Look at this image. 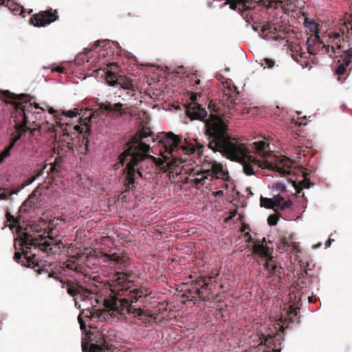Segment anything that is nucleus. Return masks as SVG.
I'll list each match as a JSON object with an SVG mask.
<instances>
[{
  "instance_id": "1",
  "label": "nucleus",
  "mask_w": 352,
  "mask_h": 352,
  "mask_svg": "<svg viewBox=\"0 0 352 352\" xmlns=\"http://www.w3.org/2000/svg\"><path fill=\"white\" fill-rule=\"evenodd\" d=\"M186 114L191 120L204 121L208 148L214 152H219L227 159L240 162L247 175H255L259 168L273 170L280 176L290 174L292 162L287 158L274 157L273 161L261 162L250 155L254 151L261 157H267L270 145L266 142H254L246 146L229 135L228 127L220 117L212 113L208 117L206 110L196 102L186 108Z\"/></svg>"
},
{
  "instance_id": "2",
  "label": "nucleus",
  "mask_w": 352,
  "mask_h": 352,
  "mask_svg": "<svg viewBox=\"0 0 352 352\" xmlns=\"http://www.w3.org/2000/svg\"><path fill=\"white\" fill-rule=\"evenodd\" d=\"M154 138L150 133L142 131L135 135L127 144L126 149L119 156L118 162L115 164L116 169L126 166V186L129 190L135 183L138 176L142 177L144 174L150 173L155 166H164V160L157 159L149 154L151 149L148 142Z\"/></svg>"
},
{
  "instance_id": "3",
  "label": "nucleus",
  "mask_w": 352,
  "mask_h": 352,
  "mask_svg": "<svg viewBox=\"0 0 352 352\" xmlns=\"http://www.w3.org/2000/svg\"><path fill=\"white\" fill-rule=\"evenodd\" d=\"M41 228L38 226L29 224L23 228L19 225L14 238V248L21 250L28 267L32 265L39 267L40 254L55 253L56 245H54L52 239L43 237Z\"/></svg>"
},
{
  "instance_id": "4",
  "label": "nucleus",
  "mask_w": 352,
  "mask_h": 352,
  "mask_svg": "<svg viewBox=\"0 0 352 352\" xmlns=\"http://www.w3.org/2000/svg\"><path fill=\"white\" fill-rule=\"evenodd\" d=\"M164 149L163 158L164 164L167 166H178L179 162H185L188 160L187 157L190 155H200L204 151V146L200 144L195 145L182 140L174 133L169 132L163 133L159 140Z\"/></svg>"
},
{
  "instance_id": "5",
  "label": "nucleus",
  "mask_w": 352,
  "mask_h": 352,
  "mask_svg": "<svg viewBox=\"0 0 352 352\" xmlns=\"http://www.w3.org/2000/svg\"><path fill=\"white\" fill-rule=\"evenodd\" d=\"M132 276H128L123 272H116L113 274L110 279L111 292L116 296L111 304L112 315H125L130 312L131 303L125 297V293L128 292L131 287Z\"/></svg>"
},
{
  "instance_id": "6",
  "label": "nucleus",
  "mask_w": 352,
  "mask_h": 352,
  "mask_svg": "<svg viewBox=\"0 0 352 352\" xmlns=\"http://www.w3.org/2000/svg\"><path fill=\"white\" fill-rule=\"evenodd\" d=\"M195 177L192 179L195 184L208 185L213 178H221L223 180H229L228 173L224 169L221 164L214 162L211 167L204 171H197L194 173Z\"/></svg>"
},
{
  "instance_id": "7",
  "label": "nucleus",
  "mask_w": 352,
  "mask_h": 352,
  "mask_svg": "<svg viewBox=\"0 0 352 352\" xmlns=\"http://www.w3.org/2000/svg\"><path fill=\"white\" fill-rule=\"evenodd\" d=\"M118 65L112 63L108 65V69L104 71L107 82L113 87H120L127 90V94L132 91V84L131 81L124 76H116Z\"/></svg>"
},
{
  "instance_id": "8",
  "label": "nucleus",
  "mask_w": 352,
  "mask_h": 352,
  "mask_svg": "<svg viewBox=\"0 0 352 352\" xmlns=\"http://www.w3.org/2000/svg\"><path fill=\"white\" fill-rule=\"evenodd\" d=\"M62 287H66L67 293L74 297L75 307L77 309H90V307L93 306V302L87 291H85L81 287L69 283L66 285L63 283Z\"/></svg>"
},
{
  "instance_id": "9",
  "label": "nucleus",
  "mask_w": 352,
  "mask_h": 352,
  "mask_svg": "<svg viewBox=\"0 0 352 352\" xmlns=\"http://www.w3.org/2000/svg\"><path fill=\"white\" fill-rule=\"evenodd\" d=\"M17 111L20 116H23L25 124L36 122L41 118L44 109L35 104L25 102L17 107Z\"/></svg>"
},
{
  "instance_id": "10",
  "label": "nucleus",
  "mask_w": 352,
  "mask_h": 352,
  "mask_svg": "<svg viewBox=\"0 0 352 352\" xmlns=\"http://www.w3.org/2000/svg\"><path fill=\"white\" fill-rule=\"evenodd\" d=\"M307 50L310 55L327 54L333 57V50H330L326 46L325 41L322 40L320 35H311L306 41Z\"/></svg>"
},
{
  "instance_id": "11",
  "label": "nucleus",
  "mask_w": 352,
  "mask_h": 352,
  "mask_svg": "<svg viewBox=\"0 0 352 352\" xmlns=\"http://www.w3.org/2000/svg\"><path fill=\"white\" fill-rule=\"evenodd\" d=\"M230 3V8L234 10H238L241 12V16L245 19L248 26L250 21L254 23L257 21L254 16L256 13L255 8L248 4V0H227Z\"/></svg>"
},
{
  "instance_id": "12",
  "label": "nucleus",
  "mask_w": 352,
  "mask_h": 352,
  "mask_svg": "<svg viewBox=\"0 0 352 352\" xmlns=\"http://www.w3.org/2000/svg\"><path fill=\"white\" fill-rule=\"evenodd\" d=\"M253 253L258 254L261 258L265 259L266 261L263 264L265 270L268 271L270 274L276 272L277 266L274 262V258L271 255L269 247H264L263 244L258 243L253 247Z\"/></svg>"
},
{
  "instance_id": "13",
  "label": "nucleus",
  "mask_w": 352,
  "mask_h": 352,
  "mask_svg": "<svg viewBox=\"0 0 352 352\" xmlns=\"http://www.w3.org/2000/svg\"><path fill=\"white\" fill-rule=\"evenodd\" d=\"M56 10L41 12L30 19L31 23L35 27H43L55 21L58 19Z\"/></svg>"
},
{
  "instance_id": "14",
  "label": "nucleus",
  "mask_w": 352,
  "mask_h": 352,
  "mask_svg": "<svg viewBox=\"0 0 352 352\" xmlns=\"http://www.w3.org/2000/svg\"><path fill=\"white\" fill-rule=\"evenodd\" d=\"M100 336L103 337V342L97 341L94 342V334L89 336V342H86L85 339L82 340V349L83 352H106L104 346L107 344V338L103 333Z\"/></svg>"
},
{
  "instance_id": "15",
  "label": "nucleus",
  "mask_w": 352,
  "mask_h": 352,
  "mask_svg": "<svg viewBox=\"0 0 352 352\" xmlns=\"http://www.w3.org/2000/svg\"><path fill=\"white\" fill-rule=\"evenodd\" d=\"M41 187L38 186L29 197L23 203L21 210L28 211L30 209H36L41 206L42 201Z\"/></svg>"
},
{
  "instance_id": "16",
  "label": "nucleus",
  "mask_w": 352,
  "mask_h": 352,
  "mask_svg": "<svg viewBox=\"0 0 352 352\" xmlns=\"http://www.w3.org/2000/svg\"><path fill=\"white\" fill-rule=\"evenodd\" d=\"M322 40L325 41L326 46L330 50H333V56L336 53V50L341 49V38L342 35L340 32L335 31H329L324 33L321 37Z\"/></svg>"
},
{
  "instance_id": "17",
  "label": "nucleus",
  "mask_w": 352,
  "mask_h": 352,
  "mask_svg": "<svg viewBox=\"0 0 352 352\" xmlns=\"http://www.w3.org/2000/svg\"><path fill=\"white\" fill-rule=\"evenodd\" d=\"M99 116V111L89 112V116L85 118V122L80 125H76L74 129L76 132L82 135V138L85 139L87 134L90 133L91 128L89 123L94 122Z\"/></svg>"
},
{
  "instance_id": "18",
  "label": "nucleus",
  "mask_w": 352,
  "mask_h": 352,
  "mask_svg": "<svg viewBox=\"0 0 352 352\" xmlns=\"http://www.w3.org/2000/svg\"><path fill=\"white\" fill-rule=\"evenodd\" d=\"M351 65L352 47L344 52L342 60H338V64L336 69V74L338 76L343 75L346 72L347 68Z\"/></svg>"
},
{
  "instance_id": "19",
  "label": "nucleus",
  "mask_w": 352,
  "mask_h": 352,
  "mask_svg": "<svg viewBox=\"0 0 352 352\" xmlns=\"http://www.w3.org/2000/svg\"><path fill=\"white\" fill-rule=\"evenodd\" d=\"M109 45H110V48L112 49V53H117L118 52L116 51V50L119 49L120 47L119 43L117 42L111 41L110 40H100L95 42L91 50H94L98 47H102V49L99 51V53L100 55L104 56L106 51L107 50V47Z\"/></svg>"
},
{
  "instance_id": "20",
  "label": "nucleus",
  "mask_w": 352,
  "mask_h": 352,
  "mask_svg": "<svg viewBox=\"0 0 352 352\" xmlns=\"http://www.w3.org/2000/svg\"><path fill=\"white\" fill-rule=\"evenodd\" d=\"M272 199V209L275 212L289 208L292 205L291 199L283 201V197L279 194L274 195Z\"/></svg>"
},
{
  "instance_id": "21",
  "label": "nucleus",
  "mask_w": 352,
  "mask_h": 352,
  "mask_svg": "<svg viewBox=\"0 0 352 352\" xmlns=\"http://www.w3.org/2000/svg\"><path fill=\"white\" fill-rule=\"evenodd\" d=\"M0 6H6L15 15L25 16L23 7L14 3L12 0H0Z\"/></svg>"
},
{
  "instance_id": "22",
  "label": "nucleus",
  "mask_w": 352,
  "mask_h": 352,
  "mask_svg": "<svg viewBox=\"0 0 352 352\" xmlns=\"http://www.w3.org/2000/svg\"><path fill=\"white\" fill-rule=\"evenodd\" d=\"M49 113L50 114H54V121L55 124L59 126L60 129H63V130H66L65 128H64L66 125H67V118H65L61 113H58L56 111H55L54 109L50 108L49 110Z\"/></svg>"
},
{
  "instance_id": "23",
  "label": "nucleus",
  "mask_w": 352,
  "mask_h": 352,
  "mask_svg": "<svg viewBox=\"0 0 352 352\" xmlns=\"http://www.w3.org/2000/svg\"><path fill=\"white\" fill-rule=\"evenodd\" d=\"M251 27L255 32H258L261 28V33L265 34V36L268 34H275L276 32V28L267 23H263L261 26L252 25Z\"/></svg>"
},
{
  "instance_id": "24",
  "label": "nucleus",
  "mask_w": 352,
  "mask_h": 352,
  "mask_svg": "<svg viewBox=\"0 0 352 352\" xmlns=\"http://www.w3.org/2000/svg\"><path fill=\"white\" fill-rule=\"evenodd\" d=\"M105 109L109 113H113L116 117H121L126 113L125 110L122 108V104L119 102L113 104H109L106 107Z\"/></svg>"
},
{
  "instance_id": "25",
  "label": "nucleus",
  "mask_w": 352,
  "mask_h": 352,
  "mask_svg": "<svg viewBox=\"0 0 352 352\" xmlns=\"http://www.w3.org/2000/svg\"><path fill=\"white\" fill-rule=\"evenodd\" d=\"M19 140V137L12 139L10 144L6 146L2 152L0 153V164H3L6 158L10 155L12 149L14 148L16 142Z\"/></svg>"
},
{
  "instance_id": "26",
  "label": "nucleus",
  "mask_w": 352,
  "mask_h": 352,
  "mask_svg": "<svg viewBox=\"0 0 352 352\" xmlns=\"http://www.w3.org/2000/svg\"><path fill=\"white\" fill-rule=\"evenodd\" d=\"M303 24L305 28L313 34L312 35H319V24L318 23L306 18Z\"/></svg>"
},
{
  "instance_id": "27",
  "label": "nucleus",
  "mask_w": 352,
  "mask_h": 352,
  "mask_svg": "<svg viewBox=\"0 0 352 352\" xmlns=\"http://www.w3.org/2000/svg\"><path fill=\"white\" fill-rule=\"evenodd\" d=\"M92 316V311L90 309H82L81 312L80 313L78 320L80 326L81 330H84L86 327L85 321L84 318H89Z\"/></svg>"
},
{
  "instance_id": "28",
  "label": "nucleus",
  "mask_w": 352,
  "mask_h": 352,
  "mask_svg": "<svg viewBox=\"0 0 352 352\" xmlns=\"http://www.w3.org/2000/svg\"><path fill=\"white\" fill-rule=\"evenodd\" d=\"M258 6L264 7L267 9H276L280 1H274L270 0H253Z\"/></svg>"
},
{
  "instance_id": "29",
  "label": "nucleus",
  "mask_w": 352,
  "mask_h": 352,
  "mask_svg": "<svg viewBox=\"0 0 352 352\" xmlns=\"http://www.w3.org/2000/svg\"><path fill=\"white\" fill-rule=\"evenodd\" d=\"M48 166L50 167H49V169L47 170V176H49L50 173L53 172L54 170L55 169V166L52 163L50 164H45L41 169L37 170L36 172V175L34 177H36V179H37V178L40 177L41 176H42L44 174L45 169H46Z\"/></svg>"
},
{
  "instance_id": "30",
  "label": "nucleus",
  "mask_w": 352,
  "mask_h": 352,
  "mask_svg": "<svg viewBox=\"0 0 352 352\" xmlns=\"http://www.w3.org/2000/svg\"><path fill=\"white\" fill-rule=\"evenodd\" d=\"M259 64L261 67H263L264 69H272L275 67L276 63L273 59L265 58L261 59L259 61Z\"/></svg>"
},
{
  "instance_id": "31",
  "label": "nucleus",
  "mask_w": 352,
  "mask_h": 352,
  "mask_svg": "<svg viewBox=\"0 0 352 352\" xmlns=\"http://www.w3.org/2000/svg\"><path fill=\"white\" fill-rule=\"evenodd\" d=\"M125 263V261L118 256H113V259L112 260V263L111 265H118V268H119L120 270H124V264Z\"/></svg>"
},
{
  "instance_id": "32",
  "label": "nucleus",
  "mask_w": 352,
  "mask_h": 352,
  "mask_svg": "<svg viewBox=\"0 0 352 352\" xmlns=\"http://www.w3.org/2000/svg\"><path fill=\"white\" fill-rule=\"evenodd\" d=\"M60 113H62V115L65 118H67V119L70 118H75L78 115H79V113H78V111L76 109H72V110H68V111H62Z\"/></svg>"
},
{
  "instance_id": "33",
  "label": "nucleus",
  "mask_w": 352,
  "mask_h": 352,
  "mask_svg": "<svg viewBox=\"0 0 352 352\" xmlns=\"http://www.w3.org/2000/svg\"><path fill=\"white\" fill-rule=\"evenodd\" d=\"M272 199L261 197L260 201L261 206L272 209Z\"/></svg>"
},
{
  "instance_id": "34",
  "label": "nucleus",
  "mask_w": 352,
  "mask_h": 352,
  "mask_svg": "<svg viewBox=\"0 0 352 352\" xmlns=\"http://www.w3.org/2000/svg\"><path fill=\"white\" fill-rule=\"evenodd\" d=\"M272 189L274 191H276L278 192H283L286 191L285 186L280 182H276L272 184Z\"/></svg>"
},
{
  "instance_id": "35",
  "label": "nucleus",
  "mask_w": 352,
  "mask_h": 352,
  "mask_svg": "<svg viewBox=\"0 0 352 352\" xmlns=\"http://www.w3.org/2000/svg\"><path fill=\"white\" fill-rule=\"evenodd\" d=\"M244 235H245V237H247L246 242L254 243V245L252 247V250H253V247L255 246L256 244H258V243H261V241L259 239H254L252 237V236L249 234V232H245Z\"/></svg>"
},
{
  "instance_id": "36",
  "label": "nucleus",
  "mask_w": 352,
  "mask_h": 352,
  "mask_svg": "<svg viewBox=\"0 0 352 352\" xmlns=\"http://www.w3.org/2000/svg\"><path fill=\"white\" fill-rule=\"evenodd\" d=\"M277 220H278V218H277L276 215H275V214H270L267 217V223L270 226H274L276 225Z\"/></svg>"
},
{
  "instance_id": "37",
  "label": "nucleus",
  "mask_w": 352,
  "mask_h": 352,
  "mask_svg": "<svg viewBox=\"0 0 352 352\" xmlns=\"http://www.w3.org/2000/svg\"><path fill=\"white\" fill-rule=\"evenodd\" d=\"M36 179V177H32L30 179H29L28 181H26L25 183L22 184L20 189L18 191H20L21 190L23 189L25 187L32 184L35 180Z\"/></svg>"
},
{
  "instance_id": "38",
  "label": "nucleus",
  "mask_w": 352,
  "mask_h": 352,
  "mask_svg": "<svg viewBox=\"0 0 352 352\" xmlns=\"http://www.w3.org/2000/svg\"><path fill=\"white\" fill-rule=\"evenodd\" d=\"M300 186L305 189H309L311 187L309 182L307 181L305 179L300 182Z\"/></svg>"
},
{
  "instance_id": "39",
  "label": "nucleus",
  "mask_w": 352,
  "mask_h": 352,
  "mask_svg": "<svg viewBox=\"0 0 352 352\" xmlns=\"http://www.w3.org/2000/svg\"><path fill=\"white\" fill-rule=\"evenodd\" d=\"M191 80H195V82H194V84L192 85V86H193V87H194V88H196V87H197V86L198 85H199V84H200V80H199V79H198V78H197V77H196V76H195L194 75H192V76H191Z\"/></svg>"
},
{
  "instance_id": "40",
  "label": "nucleus",
  "mask_w": 352,
  "mask_h": 352,
  "mask_svg": "<svg viewBox=\"0 0 352 352\" xmlns=\"http://www.w3.org/2000/svg\"><path fill=\"white\" fill-rule=\"evenodd\" d=\"M21 258V254L20 252H16L14 254V259L16 262H19V260Z\"/></svg>"
},
{
  "instance_id": "41",
  "label": "nucleus",
  "mask_w": 352,
  "mask_h": 352,
  "mask_svg": "<svg viewBox=\"0 0 352 352\" xmlns=\"http://www.w3.org/2000/svg\"><path fill=\"white\" fill-rule=\"evenodd\" d=\"M333 241H334L333 239H331L329 237V239L324 243L325 248H327L330 247V245L331 244V242Z\"/></svg>"
},
{
  "instance_id": "42",
  "label": "nucleus",
  "mask_w": 352,
  "mask_h": 352,
  "mask_svg": "<svg viewBox=\"0 0 352 352\" xmlns=\"http://www.w3.org/2000/svg\"><path fill=\"white\" fill-rule=\"evenodd\" d=\"M3 190V189H0V192ZM6 195L3 192H0V200L4 199L6 197Z\"/></svg>"
},
{
  "instance_id": "43",
  "label": "nucleus",
  "mask_w": 352,
  "mask_h": 352,
  "mask_svg": "<svg viewBox=\"0 0 352 352\" xmlns=\"http://www.w3.org/2000/svg\"><path fill=\"white\" fill-rule=\"evenodd\" d=\"M223 190H219V191H217V192L215 193V195H216L217 196L223 195Z\"/></svg>"
},
{
  "instance_id": "44",
  "label": "nucleus",
  "mask_w": 352,
  "mask_h": 352,
  "mask_svg": "<svg viewBox=\"0 0 352 352\" xmlns=\"http://www.w3.org/2000/svg\"><path fill=\"white\" fill-rule=\"evenodd\" d=\"M223 97H226V99L229 98L228 94L226 91H223Z\"/></svg>"
},
{
  "instance_id": "45",
  "label": "nucleus",
  "mask_w": 352,
  "mask_h": 352,
  "mask_svg": "<svg viewBox=\"0 0 352 352\" xmlns=\"http://www.w3.org/2000/svg\"><path fill=\"white\" fill-rule=\"evenodd\" d=\"M36 271H37V272L39 274H41L43 272V270L42 268H38V270H36Z\"/></svg>"
},
{
  "instance_id": "46",
  "label": "nucleus",
  "mask_w": 352,
  "mask_h": 352,
  "mask_svg": "<svg viewBox=\"0 0 352 352\" xmlns=\"http://www.w3.org/2000/svg\"><path fill=\"white\" fill-rule=\"evenodd\" d=\"M208 6L209 8H212V2L211 1H208Z\"/></svg>"
},
{
  "instance_id": "47",
  "label": "nucleus",
  "mask_w": 352,
  "mask_h": 352,
  "mask_svg": "<svg viewBox=\"0 0 352 352\" xmlns=\"http://www.w3.org/2000/svg\"><path fill=\"white\" fill-rule=\"evenodd\" d=\"M305 54H306V53H305V52H300V57H302H302H305Z\"/></svg>"
},
{
  "instance_id": "48",
  "label": "nucleus",
  "mask_w": 352,
  "mask_h": 352,
  "mask_svg": "<svg viewBox=\"0 0 352 352\" xmlns=\"http://www.w3.org/2000/svg\"><path fill=\"white\" fill-rule=\"evenodd\" d=\"M4 93H5V94H6V96L9 95V96H10L12 95V94H11V93H10V92H9L8 91H5Z\"/></svg>"
},
{
  "instance_id": "49",
  "label": "nucleus",
  "mask_w": 352,
  "mask_h": 352,
  "mask_svg": "<svg viewBox=\"0 0 352 352\" xmlns=\"http://www.w3.org/2000/svg\"><path fill=\"white\" fill-rule=\"evenodd\" d=\"M247 228H247V226H244L243 227V228L241 229V232H245V230H246Z\"/></svg>"
},
{
  "instance_id": "50",
  "label": "nucleus",
  "mask_w": 352,
  "mask_h": 352,
  "mask_svg": "<svg viewBox=\"0 0 352 352\" xmlns=\"http://www.w3.org/2000/svg\"><path fill=\"white\" fill-rule=\"evenodd\" d=\"M265 242H266V240H265V238L264 237V238L263 239V241H261V243L262 244H265ZM263 246H264V247H265V245H263Z\"/></svg>"
},
{
  "instance_id": "51",
  "label": "nucleus",
  "mask_w": 352,
  "mask_h": 352,
  "mask_svg": "<svg viewBox=\"0 0 352 352\" xmlns=\"http://www.w3.org/2000/svg\"><path fill=\"white\" fill-rule=\"evenodd\" d=\"M258 34H259V36H260L261 38H263V39H265V36H263L261 33H259Z\"/></svg>"
},
{
  "instance_id": "52",
  "label": "nucleus",
  "mask_w": 352,
  "mask_h": 352,
  "mask_svg": "<svg viewBox=\"0 0 352 352\" xmlns=\"http://www.w3.org/2000/svg\"><path fill=\"white\" fill-rule=\"evenodd\" d=\"M308 298L309 302H312V297H309Z\"/></svg>"
},
{
  "instance_id": "53",
  "label": "nucleus",
  "mask_w": 352,
  "mask_h": 352,
  "mask_svg": "<svg viewBox=\"0 0 352 352\" xmlns=\"http://www.w3.org/2000/svg\"><path fill=\"white\" fill-rule=\"evenodd\" d=\"M228 4V2H226L224 3V4L221 5V7L222 8L223 6H224L225 5H227Z\"/></svg>"
},
{
  "instance_id": "54",
  "label": "nucleus",
  "mask_w": 352,
  "mask_h": 352,
  "mask_svg": "<svg viewBox=\"0 0 352 352\" xmlns=\"http://www.w3.org/2000/svg\"><path fill=\"white\" fill-rule=\"evenodd\" d=\"M296 148H297V149H298V148H299V149H301V146H297V147H296Z\"/></svg>"
},
{
  "instance_id": "55",
  "label": "nucleus",
  "mask_w": 352,
  "mask_h": 352,
  "mask_svg": "<svg viewBox=\"0 0 352 352\" xmlns=\"http://www.w3.org/2000/svg\"><path fill=\"white\" fill-rule=\"evenodd\" d=\"M142 295L143 294L142 293L141 294L139 295V297H142Z\"/></svg>"
}]
</instances>
